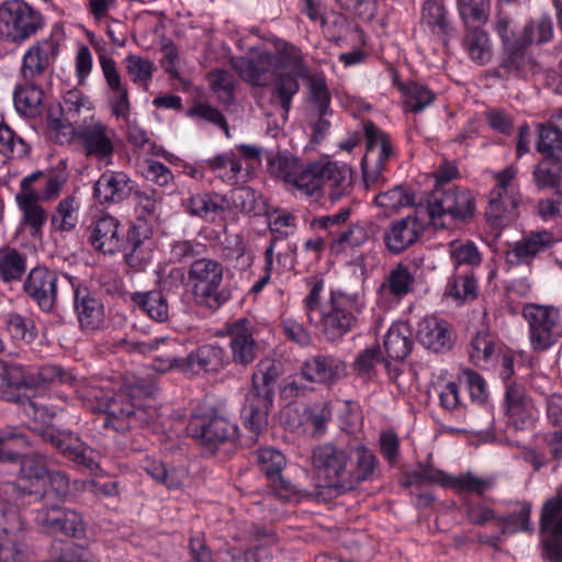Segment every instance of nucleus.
Returning a JSON list of instances; mask_svg holds the SVG:
<instances>
[{
	"label": "nucleus",
	"instance_id": "nucleus-11",
	"mask_svg": "<svg viewBox=\"0 0 562 562\" xmlns=\"http://www.w3.org/2000/svg\"><path fill=\"white\" fill-rule=\"evenodd\" d=\"M543 557L562 562V486L542 506L540 516Z\"/></svg>",
	"mask_w": 562,
	"mask_h": 562
},
{
	"label": "nucleus",
	"instance_id": "nucleus-54",
	"mask_svg": "<svg viewBox=\"0 0 562 562\" xmlns=\"http://www.w3.org/2000/svg\"><path fill=\"white\" fill-rule=\"evenodd\" d=\"M7 329L13 339L32 342L36 336L34 321L18 313H10L5 316Z\"/></svg>",
	"mask_w": 562,
	"mask_h": 562
},
{
	"label": "nucleus",
	"instance_id": "nucleus-60",
	"mask_svg": "<svg viewBox=\"0 0 562 562\" xmlns=\"http://www.w3.org/2000/svg\"><path fill=\"white\" fill-rule=\"evenodd\" d=\"M447 293L457 300H474L477 296V285L474 274L471 272L457 277L453 282L448 285Z\"/></svg>",
	"mask_w": 562,
	"mask_h": 562
},
{
	"label": "nucleus",
	"instance_id": "nucleus-8",
	"mask_svg": "<svg viewBox=\"0 0 562 562\" xmlns=\"http://www.w3.org/2000/svg\"><path fill=\"white\" fill-rule=\"evenodd\" d=\"M321 333L327 341H339L358 324L352 303L344 294L331 293L330 300L323 306L319 321Z\"/></svg>",
	"mask_w": 562,
	"mask_h": 562
},
{
	"label": "nucleus",
	"instance_id": "nucleus-39",
	"mask_svg": "<svg viewBox=\"0 0 562 562\" xmlns=\"http://www.w3.org/2000/svg\"><path fill=\"white\" fill-rule=\"evenodd\" d=\"M503 195L505 194L502 193V190H492L490 193L485 216L493 228H503L517 217L514 210H508Z\"/></svg>",
	"mask_w": 562,
	"mask_h": 562
},
{
	"label": "nucleus",
	"instance_id": "nucleus-43",
	"mask_svg": "<svg viewBox=\"0 0 562 562\" xmlns=\"http://www.w3.org/2000/svg\"><path fill=\"white\" fill-rule=\"evenodd\" d=\"M526 44L533 42L538 45L548 43L553 37V24L549 15L543 14L538 19L529 21L520 35Z\"/></svg>",
	"mask_w": 562,
	"mask_h": 562
},
{
	"label": "nucleus",
	"instance_id": "nucleus-55",
	"mask_svg": "<svg viewBox=\"0 0 562 562\" xmlns=\"http://www.w3.org/2000/svg\"><path fill=\"white\" fill-rule=\"evenodd\" d=\"M257 461L260 471L270 480L282 473L286 464L285 457L273 448L260 449L257 453Z\"/></svg>",
	"mask_w": 562,
	"mask_h": 562
},
{
	"label": "nucleus",
	"instance_id": "nucleus-62",
	"mask_svg": "<svg viewBox=\"0 0 562 562\" xmlns=\"http://www.w3.org/2000/svg\"><path fill=\"white\" fill-rule=\"evenodd\" d=\"M126 70L134 82H147L153 77L154 64L137 55H128L125 58Z\"/></svg>",
	"mask_w": 562,
	"mask_h": 562
},
{
	"label": "nucleus",
	"instance_id": "nucleus-48",
	"mask_svg": "<svg viewBox=\"0 0 562 562\" xmlns=\"http://www.w3.org/2000/svg\"><path fill=\"white\" fill-rule=\"evenodd\" d=\"M414 281L415 278L408 267L398 263L390 271L382 286L387 288L392 295L403 297L411 292Z\"/></svg>",
	"mask_w": 562,
	"mask_h": 562
},
{
	"label": "nucleus",
	"instance_id": "nucleus-14",
	"mask_svg": "<svg viewBox=\"0 0 562 562\" xmlns=\"http://www.w3.org/2000/svg\"><path fill=\"white\" fill-rule=\"evenodd\" d=\"M522 315L529 324L530 341L535 350H547L557 342L558 335L554 328L559 319L558 310L537 304H526L522 308Z\"/></svg>",
	"mask_w": 562,
	"mask_h": 562
},
{
	"label": "nucleus",
	"instance_id": "nucleus-44",
	"mask_svg": "<svg viewBox=\"0 0 562 562\" xmlns=\"http://www.w3.org/2000/svg\"><path fill=\"white\" fill-rule=\"evenodd\" d=\"M384 348L389 358L403 361L413 349V340L398 327H391L384 337Z\"/></svg>",
	"mask_w": 562,
	"mask_h": 562
},
{
	"label": "nucleus",
	"instance_id": "nucleus-26",
	"mask_svg": "<svg viewBox=\"0 0 562 562\" xmlns=\"http://www.w3.org/2000/svg\"><path fill=\"white\" fill-rule=\"evenodd\" d=\"M132 191V181L124 172L104 173L99 178L93 188V194L100 203H120L126 200Z\"/></svg>",
	"mask_w": 562,
	"mask_h": 562
},
{
	"label": "nucleus",
	"instance_id": "nucleus-53",
	"mask_svg": "<svg viewBox=\"0 0 562 562\" xmlns=\"http://www.w3.org/2000/svg\"><path fill=\"white\" fill-rule=\"evenodd\" d=\"M458 10L464 23L485 24L488 19L490 0H458Z\"/></svg>",
	"mask_w": 562,
	"mask_h": 562
},
{
	"label": "nucleus",
	"instance_id": "nucleus-41",
	"mask_svg": "<svg viewBox=\"0 0 562 562\" xmlns=\"http://www.w3.org/2000/svg\"><path fill=\"white\" fill-rule=\"evenodd\" d=\"M484 24L470 23L465 26L464 46L474 61L484 63L488 57V35L482 30Z\"/></svg>",
	"mask_w": 562,
	"mask_h": 562
},
{
	"label": "nucleus",
	"instance_id": "nucleus-20",
	"mask_svg": "<svg viewBox=\"0 0 562 562\" xmlns=\"http://www.w3.org/2000/svg\"><path fill=\"white\" fill-rule=\"evenodd\" d=\"M58 44L48 38L31 46L23 57L21 74L26 82L34 81L36 77L44 75L58 55Z\"/></svg>",
	"mask_w": 562,
	"mask_h": 562
},
{
	"label": "nucleus",
	"instance_id": "nucleus-15",
	"mask_svg": "<svg viewBox=\"0 0 562 562\" xmlns=\"http://www.w3.org/2000/svg\"><path fill=\"white\" fill-rule=\"evenodd\" d=\"M187 431L202 446L216 448L232 440L237 432V427L217 414L196 415L190 419Z\"/></svg>",
	"mask_w": 562,
	"mask_h": 562
},
{
	"label": "nucleus",
	"instance_id": "nucleus-32",
	"mask_svg": "<svg viewBox=\"0 0 562 562\" xmlns=\"http://www.w3.org/2000/svg\"><path fill=\"white\" fill-rule=\"evenodd\" d=\"M279 171L288 182H292L297 189L304 191L307 195H313L322 187L321 178L318 177L319 161L312 162L306 169L299 173H291L286 171L289 161L286 158H279Z\"/></svg>",
	"mask_w": 562,
	"mask_h": 562
},
{
	"label": "nucleus",
	"instance_id": "nucleus-30",
	"mask_svg": "<svg viewBox=\"0 0 562 562\" xmlns=\"http://www.w3.org/2000/svg\"><path fill=\"white\" fill-rule=\"evenodd\" d=\"M529 44L519 36L513 43L503 45L501 53V69H504L505 74H513L515 77H519L525 70V67L532 61L529 54Z\"/></svg>",
	"mask_w": 562,
	"mask_h": 562
},
{
	"label": "nucleus",
	"instance_id": "nucleus-22",
	"mask_svg": "<svg viewBox=\"0 0 562 562\" xmlns=\"http://www.w3.org/2000/svg\"><path fill=\"white\" fill-rule=\"evenodd\" d=\"M423 228L424 224L415 215L393 221L383 236L386 248L401 254L416 243Z\"/></svg>",
	"mask_w": 562,
	"mask_h": 562
},
{
	"label": "nucleus",
	"instance_id": "nucleus-46",
	"mask_svg": "<svg viewBox=\"0 0 562 562\" xmlns=\"http://www.w3.org/2000/svg\"><path fill=\"white\" fill-rule=\"evenodd\" d=\"M398 88L405 93L404 105L407 111L417 113L423 111L436 98V94L426 86L409 83L408 86L398 85Z\"/></svg>",
	"mask_w": 562,
	"mask_h": 562
},
{
	"label": "nucleus",
	"instance_id": "nucleus-28",
	"mask_svg": "<svg viewBox=\"0 0 562 562\" xmlns=\"http://www.w3.org/2000/svg\"><path fill=\"white\" fill-rule=\"evenodd\" d=\"M552 243L551 233L547 231L532 233L517 241L514 248L506 252V260L512 266L529 265L538 254L544 251Z\"/></svg>",
	"mask_w": 562,
	"mask_h": 562
},
{
	"label": "nucleus",
	"instance_id": "nucleus-25",
	"mask_svg": "<svg viewBox=\"0 0 562 562\" xmlns=\"http://www.w3.org/2000/svg\"><path fill=\"white\" fill-rule=\"evenodd\" d=\"M316 170L322 186H329L328 195L331 201L339 200L352 187V170L346 164L339 165L337 161L319 160V168Z\"/></svg>",
	"mask_w": 562,
	"mask_h": 562
},
{
	"label": "nucleus",
	"instance_id": "nucleus-31",
	"mask_svg": "<svg viewBox=\"0 0 562 562\" xmlns=\"http://www.w3.org/2000/svg\"><path fill=\"white\" fill-rule=\"evenodd\" d=\"M14 105L18 112L27 117H36L43 113L44 91L34 81L26 82L14 90Z\"/></svg>",
	"mask_w": 562,
	"mask_h": 562
},
{
	"label": "nucleus",
	"instance_id": "nucleus-49",
	"mask_svg": "<svg viewBox=\"0 0 562 562\" xmlns=\"http://www.w3.org/2000/svg\"><path fill=\"white\" fill-rule=\"evenodd\" d=\"M54 114L66 117L68 121L79 122V114L82 108L90 109V102L79 90H69L64 97V103L52 105Z\"/></svg>",
	"mask_w": 562,
	"mask_h": 562
},
{
	"label": "nucleus",
	"instance_id": "nucleus-21",
	"mask_svg": "<svg viewBox=\"0 0 562 562\" xmlns=\"http://www.w3.org/2000/svg\"><path fill=\"white\" fill-rule=\"evenodd\" d=\"M416 339L434 352L449 351L454 345L451 326L436 317H427L419 323Z\"/></svg>",
	"mask_w": 562,
	"mask_h": 562
},
{
	"label": "nucleus",
	"instance_id": "nucleus-7",
	"mask_svg": "<svg viewBox=\"0 0 562 562\" xmlns=\"http://www.w3.org/2000/svg\"><path fill=\"white\" fill-rule=\"evenodd\" d=\"M72 288L71 280L67 276L46 267L33 268L23 283L26 295L44 313L54 312L59 292H69Z\"/></svg>",
	"mask_w": 562,
	"mask_h": 562
},
{
	"label": "nucleus",
	"instance_id": "nucleus-59",
	"mask_svg": "<svg viewBox=\"0 0 562 562\" xmlns=\"http://www.w3.org/2000/svg\"><path fill=\"white\" fill-rule=\"evenodd\" d=\"M491 486L492 481L476 477L470 472L458 477L449 475L447 482V487L454 488L458 492H473L479 495H482Z\"/></svg>",
	"mask_w": 562,
	"mask_h": 562
},
{
	"label": "nucleus",
	"instance_id": "nucleus-34",
	"mask_svg": "<svg viewBox=\"0 0 562 562\" xmlns=\"http://www.w3.org/2000/svg\"><path fill=\"white\" fill-rule=\"evenodd\" d=\"M228 207L227 196L218 193H198L192 195L187 203V209L191 215L200 216L204 220H209L210 214L224 212Z\"/></svg>",
	"mask_w": 562,
	"mask_h": 562
},
{
	"label": "nucleus",
	"instance_id": "nucleus-12",
	"mask_svg": "<svg viewBox=\"0 0 562 562\" xmlns=\"http://www.w3.org/2000/svg\"><path fill=\"white\" fill-rule=\"evenodd\" d=\"M34 520L47 533H63L75 539L86 537L87 522L82 515L68 507L50 505L41 508L36 512Z\"/></svg>",
	"mask_w": 562,
	"mask_h": 562
},
{
	"label": "nucleus",
	"instance_id": "nucleus-47",
	"mask_svg": "<svg viewBox=\"0 0 562 562\" xmlns=\"http://www.w3.org/2000/svg\"><path fill=\"white\" fill-rule=\"evenodd\" d=\"M25 269V258L16 249L8 248L0 254V279L3 282L21 279Z\"/></svg>",
	"mask_w": 562,
	"mask_h": 562
},
{
	"label": "nucleus",
	"instance_id": "nucleus-57",
	"mask_svg": "<svg viewBox=\"0 0 562 562\" xmlns=\"http://www.w3.org/2000/svg\"><path fill=\"white\" fill-rule=\"evenodd\" d=\"M45 498L53 497L57 502H65L70 495V481L65 472L50 470L44 487Z\"/></svg>",
	"mask_w": 562,
	"mask_h": 562
},
{
	"label": "nucleus",
	"instance_id": "nucleus-58",
	"mask_svg": "<svg viewBox=\"0 0 562 562\" xmlns=\"http://www.w3.org/2000/svg\"><path fill=\"white\" fill-rule=\"evenodd\" d=\"M530 505L525 503L517 513H513L499 519L502 532L515 533L517 531H530Z\"/></svg>",
	"mask_w": 562,
	"mask_h": 562
},
{
	"label": "nucleus",
	"instance_id": "nucleus-27",
	"mask_svg": "<svg viewBox=\"0 0 562 562\" xmlns=\"http://www.w3.org/2000/svg\"><path fill=\"white\" fill-rule=\"evenodd\" d=\"M75 310L81 328L94 330L103 322L104 308L99 299H97L87 288H77L74 290Z\"/></svg>",
	"mask_w": 562,
	"mask_h": 562
},
{
	"label": "nucleus",
	"instance_id": "nucleus-2",
	"mask_svg": "<svg viewBox=\"0 0 562 562\" xmlns=\"http://www.w3.org/2000/svg\"><path fill=\"white\" fill-rule=\"evenodd\" d=\"M3 429H11L21 437V442L10 440L0 443V463L19 465L18 483H12L7 487L19 488L25 495H36L44 499L45 491L43 490L50 471L48 457L38 451L23 453L22 450L30 448L32 445L26 432L15 426H5Z\"/></svg>",
	"mask_w": 562,
	"mask_h": 562
},
{
	"label": "nucleus",
	"instance_id": "nucleus-1",
	"mask_svg": "<svg viewBox=\"0 0 562 562\" xmlns=\"http://www.w3.org/2000/svg\"><path fill=\"white\" fill-rule=\"evenodd\" d=\"M312 469L321 482L316 497L327 503L355 491L362 482L370 481L379 460L364 445L344 446L336 442L316 445L311 452Z\"/></svg>",
	"mask_w": 562,
	"mask_h": 562
},
{
	"label": "nucleus",
	"instance_id": "nucleus-6",
	"mask_svg": "<svg viewBox=\"0 0 562 562\" xmlns=\"http://www.w3.org/2000/svg\"><path fill=\"white\" fill-rule=\"evenodd\" d=\"M44 24L43 15L24 0H8L0 5V36L22 43Z\"/></svg>",
	"mask_w": 562,
	"mask_h": 562
},
{
	"label": "nucleus",
	"instance_id": "nucleus-23",
	"mask_svg": "<svg viewBox=\"0 0 562 562\" xmlns=\"http://www.w3.org/2000/svg\"><path fill=\"white\" fill-rule=\"evenodd\" d=\"M89 243L95 250L109 255L121 251L123 235L120 234V222L114 216H101L89 227Z\"/></svg>",
	"mask_w": 562,
	"mask_h": 562
},
{
	"label": "nucleus",
	"instance_id": "nucleus-13",
	"mask_svg": "<svg viewBox=\"0 0 562 562\" xmlns=\"http://www.w3.org/2000/svg\"><path fill=\"white\" fill-rule=\"evenodd\" d=\"M367 153L361 161L363 180L366 182L376 181L386 160L394 154L389 135L378 128L371 121L363 124Z\"/></svg>",
	"mask_w": 562,
	"mask_h": 562
},
{
	"label": "nucleus",
	"instance_id": "nucleus-17",
	"mask_svg": "<svg viewBox=\"0 0 562 562\" xmlns=\"http://www.w3.org/2000/svg\"><path fill=\"white\" fill-rule=\"evenodd\" d=\"M273 398L274 396L270 395L269 391H258L256 383L251 385L246 395L241 417L244 426L256 437L268 427V417L273 405Z\"/></svg>",
	"mask_w": 562,
	"mask_h": 562
},
{
	"label": "nucleus",
	"instance_id": "nucleus-64",
	"mask_svg": "<svg viewBox=\"0 0 562 562\" xmlns=\"http://www.w3.org/2000/svg\"><path fill=\"white\" fill-rule=\"evenodd\" d=\"M188 115L199 116L204 121L213 123L220 126L225 132L226 136H229V126L226 119L217 109L205 103H198L188 110Z\"/></svg>",
	"mask_w": 562,
	"mask_h": 562
},
{
	"label": "nucleus",
	"instance_id": "nucleus-16",
	"mask_svg": "<svg viewBox=\"0 0 562 562\" xmlns=\"http://www.w3.org/2000/svg\"><path fill=\"white\" fill-rule=\"evenodd\" d=\"M248 324L246 318H241L227 328L232 362L241 368L250 366L260 352L259 344L255 340Z\"/></svg>",
	"mask_w": 562,
	"mask_h": 562
},
{
	"label": "nucleus",
	"instance_id": "nucleus-40",
	"mask_svg": "<svg viewBox=\"0 0 562 562\" xmlns=\"http://www.w3.org/2000/svg\"><path fill=\"white\" fill-rule=\"evenodd\" d=\"M46 123L49 131L54 133L52 138L55 143L64 145L70 144L75 139L79 143V127H75V124L79 122L68 121L66 117L54 114V108L49 106Z\"/></svg>",
	"mask_w": 562,
	"mask_h": 562
},
{
	"label": "nucleus",
	"instance_id": "nucleus-19",
	"mask_svg": "<svg viewBox=\"0 0 562 562\" xmlns=\"http://www.w3.org/2000/svg\"><path fill=\"white\" fill-rule=\"evenodd\" d=\"M33 387V379L25 373L21 364L0 361V392L4 401L23 403L27 395L22 394V391Z\"/></svg>",
	"mask_w": 562,
	"mask_h": 562
},
{
	"label": "nucleus",
	"instance_id": "nucleus-45",
	"mask_svg": "<svg viewBox=\"0 0 562 562\" xmlns=\"http://www.w3.org/2000/svg\"><path fill=\"white\" fill-rule=\"evenodd\" d=\"M422 21L438 34L450 35L453 31L446 19L445 7L437 1L427 0L424 3Z\"/></svg>",
	"mask_w": 562,
	"mask_h": 562
},
{
	"label": "nucleus",
	"instance_id": "nucleus-38",
	"mask_svg": "<svg viewBox=\"0 0 562 562\" xmlns=\"http://www.w3.org/2000/svg\"><path fill=\"white\" fill-rule=\"evenodd\" d=\"M280 71L273 80L272 95L279 100L282 110L288 113L291 108L292 98L299 92V71Z\"/></svg>",
	"mask_w": 562,
	"mask_h": 562
},
{
	"label": "nucleus",
	"instance_id": "nucleus-35",
	"mask_svg": "<svg viewBox=\"0 0 562 562\" xmlns=\"http://www.w3.org/2000/svg\"><path fill=\"white\" fill-rule=\"evenodd\" d=\"M537 134L536 147L542 158L562 159V130L551 123H539Z\"/></svg>",
	"mask_w": 562,
	"mask_h": 562
},
{
	"label": "nucleus",
	"instance_id": "nucleus-29",
	"mask_svg": "<svg viewBox=\"0 0 562 562\" xmlns=\"http://www.w3.org/2000/svg\"><path fill=\"white\" fill-rule=\"evenodd\" d=\"M224 357L223 348L214 345H203L184 357L181 363H184L186 373L194 371L195 366L204 372H217L224 367Z\"/></svg>",
	"mask_w": 562,
	"mask_h": 562
},
{
	"label": "nucleus",
	"instance_id": "nucleus-36",
	"mask_svg": "<svg viewBox=\"0 0 562 562\" xmlns=\"http://www.w3.org/2000/svg\"><path fill=\"white\" fill-rule=\"evenodd\" d=\"M131 300L156 322L164 323L169 317L168 303L161 291L135 292Z\"/></svg>",
	"mask_w": 562,
	"mask_h": 562
},
{
	"label": "nucleus",
	"instance_id": "nucleus-42",
	"mask_svg": "<svg viewBox=\"0 0 562 562\" xmlns=\"http://www.w3.org/2000/svg\"><path fill=\"white\" fill-rule=\"evenodd\" d=\"M44 562H93L87 548L78 544H64L54 541L49 549V557Z\"/></svg>",
	"mask_w": 562,
	"mask_h": 562
},
{
	"label": "nucleus",
	"instance_id": "nucleus-51",
	"mask_svg": "<svg viewBox=\"0 0 562 562\" xmlns=\"http://www.w3.org/2000/svg\"><path fill=\"white\" fill-rule=\"evenodd\" d=\"M76 211V199L74 196L63 199L52 215V226L60 232L71 231L77 224Z\"/></svg>",
	"mask_w": 562,
	"mask_h": 562
},
{
	"label": "nucleus",
	"instance_id": "nucleus-5",
	"mask_svg": "<svg viewBox=\"0 0 562 562\" xmlns=\"http://www.w3.org/2000/svg\"><path fill=\"white\" fill-rule=\"evenodd\" d=\"M223 266L212 259H198L189 269L194 302L200 306L216 310L231 299V291L220 290L223 281Z\"/></svg>",
	"mask_w": 562,
	"mask_h": 562
},
{
	"label": "nucleus",
	"instance_id": "nucleus-4",
	"mask_svg": "<svg viewBox=\"0 0 562 562\" xmlns=\"http://www.w3.org/2000/svg\"><path fill=\"white\" fill-rule=\"evenodd\" d=\"M100 411L105 414L103 427H112L121 434L149 426L157 418L156 407L143 404L132 391H120L106 397Z\"/></svg>",
	"mask_w": 562,
	"mask_h": 562
},
{
	"label": "nucleus",
	"instance_id": "nucleus-3",
	"mask_svg": "<svg viewBox=\"0 0 562 562\" xmlns=\"http://www.w3.org/2000/svg\"><path fill=\"white\" fill-rule=\"evenodd\" d=\"M229 63L244 81L259 87L267 86L274 75L289 68L297 70L301 77L307 76L301 52L294 46L279 53L263 52L256 57H233Z\"/></svg>",
	"mask_w": 562,
	"mask_h": 562
},
{
	"label": "nucleus",
	"instance_id": "nucleus-24",
	"mask_svg": "<svg viewBox=\"0 0 562 562\" xmlns=\"http://www.w3.org/2000/svg\"><path fill=\"white\" fill-rule=\"evenodd\" d=\"M79 143L87 157H94L99 160L111 157L114 151L113 143L108 135V127L101 122L79 126Z\"/></svg>",
	"mask_w": 562,
	"mask_h": 562
},
{
	"label": "nucleus",
	"instance_id": "nucleus-37",
	"mask_svg": "<svg viewBox=\"0 0 562 562\" xmlns=\"http://www.w3.org/2000/svg\"><path fill=\"white\" fill-rule=\"evenodd\" d=\"M283 363L281 360L263 358L256 366V371L251 376V385H258V391L267 392L274 396V384L283 374Z\"/></svg>",
	"mask_w": 562,
	"mask_h": 562
},
{
	"label": "nucleus",
	"instance_id": "nucleus-33",
	"mask_svg": "<svg viewBox=\"0 0 562 562\" xmlns=\"http://www.w3.org/2000/svg\"><path fill=\"white\" fill-rule=\"evenodd\" d=\"M532 176L538 189H554L558 195H562L559 191L562 183V159L541 158L535 166Z\"/></svg>",
	"mask_w": 562,
	"mask_h": 562
},
{
	"label": "nucleus",
	"instance_id": "nucleus-61",
	"mask_svg": "<svg viewBox=\"0 0 562 562\" xmlns=\"http://www.w3.org/2000/svg\"><path fill=\"white\" fill-rule=\"evenodd\" d=\"M451 258L456 267L467 265L470 267L480 266L482 258L477 247L472 241L456 245L452 244Z\"/></svg>",
	"mask_w": 562,
	"mask_h": 562
},
{
	"label": "nucleus",
	"instance_id": "nucleus-52",
	"mask_svg": "<svg viewBox=\"0 0 562 562\" xmlns=\"http://www.w3.org/2000/svg\"><path fill=\"white\" fill-rule=\"evenodd\" d=\"M310 103L313 106L312 113L331 114V97L326 80L323 76H314L310 80Z\"/></svg>",
	"mask_w": 562,
	"mask_h": 562
},
{
	"label": "nucleus",
	"instance_id": "nucleus-50",
	"mask_svg": "<svg viewBox=\"0 0 562 562\" xmlns=\"http://www.w3.org/2000/svg\"><path fill=\"white\" fill-rule=\"evenodd\" d=\"M30 151L29 144L16 136L7 124H0V154L9 158H23Z\"/></svg>",
	"mask_w": 562,
	"mask_h": 562
},
{
	"label": "nucleus",
	"instance_id": "nucleus-18",
	"mask_svg": "<svg viewBox=\"0 0 562 562\" xmlns=\"http://www.w3.org/2000/svg\"><path fill=\"white\" fill-rule=\"evenodd\" d=\"M301 375L308 382L333 384L346 374V364L331 355H316L301 366Z\"/></svg>",
	"mask_w": 562,
	"mask_h": 562
},
{
	"label": "nucleus",
	"instance_id": "nucleus-63",
	"mask_svg": "<svg viewBox=\"0 0 562 562\" xmlns=\"http://www.w3.org/2000/svg\"><path fill=\"white\" fill-rule=\"evenodd\" d=\"M338 7L350 15L364 21L374 18L373 0H335Z\"/></svg>",
	"mask_w": 562,
	"mask_h": 562
},
{
	"label": "nucleus",
	"instance_id": "nucleus-10",
	"mask_svg": "<svg viewBox=\"0 0 562 562\" xmlns=\"http://www.w3.org/2000/svg\"><path fill=\"white\" fill-rule=\"evenodd\" d=\"M44 442L50 445L64 458L77 467L89 471L99 468L97 452L72 431H63L54 427H45L40 432Z\"/></svg>",
	"mask_w": 562,
	"mask_h": 562
},
{
	"label": "nucleus",
	"instance_id": "nucleus-56",
	"mask_svg": "<svg viewBox=\"0 0 562 562\" xmlns=\"http://www.w3.org/2000/svg\"><path fill=\"white\" fill-rule=\"evenodd\" d=\"M374 202L380 207L398 210L402 206H413L414 196L403 186H395L393 189L378 194Z\"/></svg>",
	"mask_w": 562,
	"mask_h": 562
},
{
	"label": "nucleus",
	"instance_id": "nucleus-9",
	"mask_svg": "<svg viewBox=\"0 0 562 562\" xmlns=\"http://www.w3.org/2000/svg\"><path fill=\"white\" fill-rule=\"evenodd\" d=\"M427 214L429 218L436 221L443 215H450L454 220L465 221L474 215V198L469 190H459L458 188L445 189L437 187L427 199Z\"/></svg>",
	"mask_w": 562,
	"mask_h": 562
}]
</instances>
